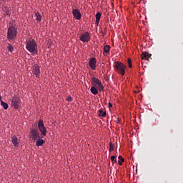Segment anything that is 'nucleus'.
<instances>
[{"label": "nucleus", "instance_id": "14", "mask_svg": "<svg viewBox=\"0 0 183 183\" xmlns=\"http://www.w3.org/2000/svg\"><path fill=\"white\" fill-rule=\"evenodd\" d=\"M151 54H149L148 52H143L141 57L142 59H146L149 61V59L151 57Z\"/></svg>", "mask_w": 183, "mask_h": 183}, {"label": "nucleus", "instance_id": "26", "mask_svg": "<svg viewBox=\"0 0 183 183\" xmlns=\"http://www.w3.org/2000/svg\"><path fill=\"white\" fill-rule=\"evenodd\" d=\"M66 100L69 101V102H71L72 100V97H68Z\"/></svg>", "mask_w": 183, "mask_h": 183}, {"label": "nucleus", "instance_id": "22", "mask_svg": "<svg viewBox=\"0 0 183 183\" xmlns=\"http://www.w3.org/2000/svg\"><path fill=\"white\" fill-rule=\"evenodd\" d=\"M109 151L110 152H112V151H114V144H112V142L109 143Z\"/></svg>", "mask_w": 183, "mask_h": 183}, {"label": "nucleus", "instance_id": "25", "mask_svg": "<svg viewBox=\"0 0 183 183\" xmlns=\"http://www.w3.org/2000/svg\"><path fill=\"white\" fill-rule=\"evenodd\" d=\"M119 159H120L121 162H124L125 161L122 156H119Z\"/></svg>", "mask_w": 183, "mask_h": 183}, {"label": "nucleus", "instance_id": "2", "mask_svg": "<svg viewBox=\"0 0 183 183\" xmlns=\"http://www.w3.org/2000/svg\"><path fill=\"white\" fill-rule=\"evenodd\" d=\"M18 34V29L14 26H10L7 29L6 39L9 42H15Z\"/></svg>", "mask_w": 183, "mask_h": 183}, {"label": "nucleus", "instance_id": "8", "mask_svg": "<svg viewBox=\"0 0 183 183\" xmlns=\"http://www.w3.org/2000/svg\"><path fill=\"white\" fill-rule=\"evenodd\" d=\"M32 73L36 76V77L40 78L41 70L38 64H34L32 66Z\"/></svg>", "mask_w": 183, "mask_h": 183}, {"label": "nucleus", "instance_id": "9", "mask_svg": "<svg viewBox=\"0 0 183 183\" xmlns=\"http://www.w3.org/2000/svg\"><path fill=\"white\" fill-rule=\"evenodd\" d=\"M30 134H31V137L32 138V139H38L39 138L41 137L39 136V133L37 129H31Z\"/></svg>", "mask_w": 183, "mask_h": 183}, {"label": "nucleus", "instance_id": "28", "mask_svg": "<svg viewBox=\"0 0 183 183\" xmlns=\"http://www.w3.org/2000/svg\"><path fill=\"white\" fill-rule=\"evenodd\" d=\"M109 107H112V104H111V102L109 103Z\"/></svg>", "mask_w": 183, "mask_h": 183}, {"label": "nucleus", "instance_id": "11", "mask_svg": "<svg viewBox=\"0 0 183 183\" xmlns=\"http://www.w3.org/2000/svg\"><path fill=\"white\" fill-rule=\"evenodd\" d=\"M89 66L92 70H95L97 69V59L95 58H92L89 60Z\"/></svg>", "mask_w": 183, "mask_h": 183}, {"label": "nucleus", "instance_id": "1", "mask_svg": "<svg viewBox=\"0 0 183 183\" xmlns=\"http://www.w3.org/2000/svg\"><path fill=\"white\" fill-rule=\"evenodd\" d=\"M26 49L33 56L38 54V44L33 38H28L25 42Z\"/></svg>", "mask_w": 183, "mask_h": 183}, {"label": "nucleus", "instance_id": "6", "mask_svg": "<svg viewBox=\"0 0 183 183\" xmlns=\"http://www.w3.org/2000/svg\"><path fill=\"white\" fill-rule=\"evenodd\" d=\"M79 40L84 43H86L91 41V35L89 32H84L79 37Z\"/></svg>", "mask_w": 183, "mask_h": 183}, {"label": "nucleus", "instance_id": "3", "mask_svg": "<svg viewBox=\"0 0 183 183\" xmlns=\"http://www.w3.org/2000/svg\"><path fill=\"white\" fill-rule=\"evenodd\" d=\"M114 68L116 71L119 74H122V76L125 75V70L127 69V66H124V64L117 61L114 65Z\"/></svg>", "mask_w": 183, "mask_h": 183}, {"label": "nucleus", "instance_id": "21", "mask_svg": "<svg viewBox=\"0 0 183 183\" xmlns=\"http://www.w3.org/2000/svg\"><path fill=\"white\" fill-rule=\"evenodd\" d=\"M109 50H110L109 46H108V45L104 46V51L105 53H109Z\"/></svg>", "mask_w": 183, "mask_h": 183}, {"label": "nucleus", "instance_id": "20", "mask_svg": "<svg viewBox=\"0 0 183 183\" xmlns=\"http://www.w3.org/2000/svg\"><path fill=\"white\" fill-rule=\"evenodd\" d=\"M35 16L36 17V20H37L39 21H41V18L42 17H41V14L39 12L36 13Z\"/></svg>", "mask_w": 183, "mask_h": 183}, {"label": "nucleus", "instance_id": "7", "mask_svg": "<svg viewBox=\"0 0 183 183\" xmlns=\"http://www.w3.org/2000/svg\"><path fill=\"white\" fill-rule=\"evenodd\" d=\"M11 104L15 109H19L20 106V99L16 97H12Z\"/></svg>", "mask_w": 183, "mask_h": 183}, {"label": "nucleus", "instance_id": "4", "mask_svg": "<svg viewBox=\"0 0 183 183\" xmlns=\"http://www.w3.org/2000/svg\"><path fill=\"white\" fill-rule=\"evenodd\" d=\"M38 128H39L41 135H43L44 137H46L47 129L44 126V123L43 120H41V119L39 120Z\"/></svg>", "mask_w": 183, "mask_h": 183}, {"label": "nucleus", "instance_id": "16", "mask_svg": "<svg viewBox=\"0 0 183 183\" xmlns=\"http://www.w3.org/2000/svg\"><path fill=\"white\" fill-rule=\"evenodd\" d=\"M90 91L94 95L98 94V89L95 86L91 87Z\"/></svg>", "mask_w": 183, "mask_h": 183}, {"label": "nucleus", "instance_id": "13", "mask_svg": "<svg viewBox=\"0 0 183 183\" xmlns=\"http://www.w3.org/2000/svg\"><path fill=\"white\" fill-rule=\"evenodd\" d=\"M44 144V140L41 137H39L38 139H36V147H42Z\"/></svg>", "mask_w": 183, "mask_h": 183}, {"label": "nucleus", "instance_id": "5", "mask_svg": "<svg viewBox=\"0 0 183 183\" xmlns=\"http://www.w3.org/2000/svg\"><path fill=\"white\" fill-rule=\"evenodd\" d=\"M91 82L94 86H97L99 91L104 90V86L102 85V83H101V81H99L98 78L92 77Z\"/></svg>", "mask_w": 183, "mask_h": 183}, {"label": "nucleus", "instance_id": "19", "mask_svg": "<svg viewBox=\"0 0 183 183\" xmlns=\"http://www.w3.org/2000/svg\"><path fill=\"white\" fill-rule=\"evenodd\" d=\"M7 49H8V51L10 52H13L14 51V48L13 45L11 44H8Z\"/></svg>", "mask_w": 183, "mask_h": 183}, {"label": "nucleus", "instance_id": "18", "mask_svg": "<svg viewBox=\"0 0 183 183\" xmlns=\"http://www.w3.org/2000/svg\"><path fill=\"white\" fill-rule=\"evenodd\" d=\"M99 116L102 117H105L107 116V112H104L102 109H99Z\"/></svg>", "mask_w": 183, "mask_h": 183}, {"label": "nucleus", "instance_id": "12", "mask_svg": "<svg viewBox=\"0 0 183 183\" xmlns=\"http://www.w3.org/2000/svg\"><path fill=\"white\" fill-rule=\"evenodd\" d=\"M11 142H12L14 147H19V139L16 136H13L11 137Z\"/></svg>", "mask_w": 183, "mask_h": 183}, {"label": "nucleus", "instance_id": "17", "mask_svg": "<svg viewBox=\"0 0 183 183\" xmlns=\"http://www.w3.org/2000/svg\"><path fill=\"white\" fill-rule=\"evenodd\" d=\"M1 105L3 107V108L4 109H8L9 108V104L4 102H3V100H1Z\"/></svg>", "mask_w": 183, "mask_h": 183}, {"label": "nucleus", "instance_id": "15", "mask_svg": "<svg viewBox=\"0 0 183 183\" xmlns=\"http://www.w3.org/2000/svg\"><path fill=\"white\" fill-rule=\"evenodd\" d=\"M101 16H102V14H101V13H99V12H97V14H96V24H97V26H98L99 24V21L101 20Z\"/></svg>", "mask_w": 183, "mask_h": 183}, {"label": "nucleus", "instance_id": "24", "mask_svg": "<svg viewBox=\"0 0 183 183\" xmlns=\"http://www.w3.org/2000/svg\"><path fill=\"white\" fill-rule=\"evenodd\" d=\"M110 159L112 161V162H117V158L115 156H111Z\"/></svg>", "mask_w": 183, "mask_h": 183}, {"label": "nucleus", "instance_id": "23", "mask_svg": "<svg viewBox=\"0 0 183 183\" xmlns=\"http://www.w3.org/2000/svg\"><path fill=\"white\" fill-rule=\"evenodd\" d=\"M127 63H128L129 67L132 68V61H131V59H128Z\"/></svg>", "mask_w": 183, "mask_h": 183}, {"label": "nucleus", "instance_id": "27", "mask_svg": "<svg viewBox=\"0 0 183 183\" xmlns=\"http://www.w3.org/2000/svg\"><path fill=\"white\" fill-rule=\"evenodd\" d=\"M122 162H121V160H119V161H118L119 165H122Z\"/></svg>", "mask_w": 183, "mask_h": 183}, {"label": "nucleus", "instance_id": "10", "mask_svg": "<svg viewBox=\"0 0 183 183\" xmlns=\"http://www.w3.org/2000/svg\"><path fill=\"white\" fill-rule=\"evenodd\" d=\"M72 14H73L74 17L76 20H80L82 17L81 12L78 9H73Z\"/></svg>", "mask_w": 183, "mask_h": 183}, {"label": "nucleus", "instance_id": "29", "mask_svg": "<svg viewBox=\"0 0 183 183\" xmlns=\"http://www.w3.org/2000/svg\"><path fill=\"white\" fill-rule=\"evenodd\" d=\"M2 99H1V96L0 95V102H1Z\"/></svg>", "mask_w": 183, "mask_h": 183}]
</instances>
